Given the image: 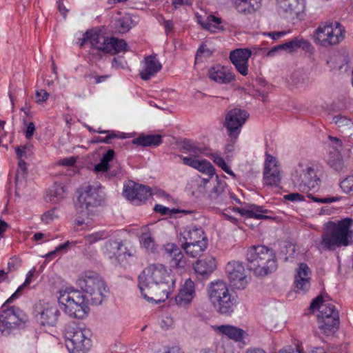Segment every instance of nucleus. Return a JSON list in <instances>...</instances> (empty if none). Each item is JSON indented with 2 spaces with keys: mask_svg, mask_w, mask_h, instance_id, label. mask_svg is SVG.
<instances>
[{
  "mask_svg": "<svg viewBox=\"0 0 353 353\" xmlns=\"http://www.w3.org/2000/svg\"><path fill=\"white\" fill-rule=\"evenodd\" d=\"M340 186L344 192L353 195V175L348 176L342 181Z\"/></svg>",
  "mask_w": 353,
  "mask_h": 353,
  "instance_id": "nucleus-48",
  "label": "nucleus"
},
{
  "mask_svg": "<svg viewBox=\"0 0 353 353\" xmlns=\"http://www.w3.org/2000/svg\"><path fill=\"white\" fill-rule=\"evenodd\" d=\"M104 292H105L103 290V288H99V289L96 290L89 289V292L86 293L89 298V303H90L94 305L101 304L103 299L106 296Z\"/></svg>",
  "mask_w": 353,
  "mask_h": 353,
  "instance_id": "nucleus-43",
  "label": "nucleus"
},
{
  "mask_svg": "<svg viewBox=\"0 0 353 353\" xmlns=\"http://www.w3.org/2000/svg\"><path fill=\"white\" fill-rule=\"evenodd\" d=\"M252 54L248 48H239L231 51L230 59L236 70L243 76L248 73V59Z\"/></svg>",
  "mask_w": 353,
  "mask_h": 353,
  "instance_id": "nucleus-20",
  "label": "nucleus"
},
{
  "mask_svg": "<svg viewBox=\"0 0 353 353\" xmlns=\"http://www.w3.org/2000/svg\"><path fill=\"white\" fill-rule=\"evenodd\" d=\"M278 12L284 18L294 19L303 11V0H277Z\"/></svg>",
  "mask_w": 353,
  "mask_h": 353,
  "instance_id": "nucleus-19",
  "label": "nucleus"
},
{
  "mask_svg": "<svg viewBox=\"0 0 353 353\" xmlns=\"http://www.w3.org/2000/svg\"><path fill=\"white\" fill-rule=\"evenodd\" d=\"M109 236L108 232L100 231L85 236V241L88 243H96L98 241L105 240Z\"/></svg>",
  "mask_w": 353,
  "mask_h": 353,
  "instance_id": "nucleus-47",
  "label": "nucleus"
},
{
  "mask_svg": "<svg viewBox=\"0 0 353 353\" xmlns=\"http://www.w3.org/2000/svg\"><path fill=\"white\" fill-rule=\"evenodd\" d=\"M345 28L338 21L326 22L314 31V40L323 47L336 45L345 38Z\"/></svg>",
  "mask_w": 353,
  "mask_h": 353,
  "instance_id": "nucleus-8",
  "label": "nucleus"
},
{
  "mask_svg": "<svg viewBox=\"0 0 353 353\" xmlns=\"http://www.w3.org/2000/svg\"><path fill=\"white\" fill-rule=\"evenodd\" d=\"M133 26V21L129 15L118 19L114 23L116 31L121 34L128 32Z\"/></svg>",
  "mask_w": 353,
  "mask_h": 353,
  "instance_id": "nucleus-41",
  "label": "nucleus"
},
{
  "mask_svg": "<svg viewBox=\"0 0 353 353\" xmlns=\"http://www.w3.org/2000/svg\"><path fill=\"white\" fill-rule=\"evenodd\" d=\"M352 225V218H345L337 223L327 222L321 243H349V239L352 238V231L350 230Z\"/></svg>",
  "mask_w": 353,
  "mask_h": 353,
  "instance_id": "nucleus-9",
  "label": "nucleus"
},
{
  "mask_svg": "<svg viewBox=\"0 0 353 353\" xmlns=\"http://www.w3.org/2000/svg\"><path fill=\"white\" fill-rule=\"evenodd\" d=\"M120 173H121V170L119 169L110 170V168L108 171H107V172L105 173V175L103 177L105 179L110 180V179L118 176Z\"/></svg>",
  "mask_w": 353,
  "mask_h": 353,
  "instance_id": "nucleus-63",
  "label": "nucleus"
},
{
  "mask_svg": "<svg viewBox=\"0 0 353 353\" xmlns=\"http://www.w3.org/2000/svg\"><path fill=\"white\" fill-rule=\"evenodd\" d=\"M154 239L152 237L151 233L150 231L145 228L144 232H141L140 236V242L141 243H152Z\"/></svg>",
  "mask_w": 353,
  "mask_h": 353,
  "instance_id": "nucleus-57",
  "label": "nucleus"
},
{
  "mask_svg": "<svg viewBox=\"0 0 353 353\" xmlns=\"http://www.w3.org/2000/svg\"><path fill=\"white\" fill-rule=\"evenodd\" d=\"M32 147V145L31 144L17 146L15 148V152L17 159H22L23 157H26L27 150Z\"/></svg>",
  "mask_w": 353,
  "mask_h": 353,
  "instance_id": "nucleus-54",
  "label": "nucleus"
},
{
  "mask_svg": "<svg viewBox=\"0 0 353 353\" xmlns=\"http://www.w3.org/2000/svg\"><path fill=\"white\" fill-rule=\"evenodd\" d=\"M331 167L338 172H341L343 169V160L340 159L334 160L331 163Z\"/></svg>",
  "mask_w": 353,
  "mask_h": 353,
  "instance_id": "nucleus-61",
  "label": "nucleus"
},
{
  "mask_svg": "<svg viewBox=\"0 0 353 353\" xmlns=\"http://www.w3.org/2000/svg\"><path fill=\"white\" fill-rule=\"evenodd\" d=\"M123 195L135 205H140L151 196V190L149 187L129 181L123 187Z\"/></svg>",
  "mask_w": 353,
  "mask_h": 353,
  "instance_id": "nucleus-14",
  "label": "nucleus"
},
{
  "mask_svg": "<svg viewBox=\"0 0 353 353\" xmlns=\"http://www.w3.org/2000/svg\"><path fill=\"white\" fill-rule=\"evenodd\" d=\"M28 322L27 314L17 306L3 304L0 312V331L8 336L14 330L25 327Z\"/></svg>",
  "mask_w": 353,
  "mask_h": 353,
  "instance_id": "nucleus-7",
  "label": "nucleus"
},
{
  "mask_svg": "<svg viewBox=\"0 0 353 353\" xmlns=\"http://www.w3.org/2000/svg\"><path fill=\"white\" fill-rule=\"evenodd\" d=\"M208 239L201 228H185L180 233L181 243H201Z\"/></svg>",
  "mask_w": 353,
  "mask_h": 353,
  "instance_id": "nucleus-32",
  "label": "nucleus"
},
{
  "mask_svg": "<svg viewBox=\"0 0 353 353\" xmlns=\"http://www.w3.org/2000/svg\"><path fill=\"white\" fill-rule=\"evenodd\" d=\"M226 183L221 181L219 177L215 176V184L210 190L208 197L214 204H223L226 203L227 193L225 191Z\"/></svg>",
  "mask_w": 353,
  "mask_h": 353,
  "instance_id": "nucleus-30",
  "label": "nucleus"
},
{
  "mask_svg": "<svg viewBox=\"0 0 353 353\" xmlns=\"http://www.w3.org/2000/svg\"><path fill=\"white\" fill-rule=\"evenodd\" d=\"M317 322L319 330L326 335H330L339 329V314L336 312L334 316H328L326 312H321L318 315Z\"/></svg>",
  "mask_w": 353,
  "mask_h": 353,
  "instance_id": "nucleus-21",
  "label": "nucleus"
},
{
  "mask_svg": "<svg viewBox=\"0 0 353 353\" xmlns=\"http://www.w3.org/2000/svg\"><path fill=\"white\" fill-rule=\"evenodd\" d=\"M320 183V179L312 167H307L305 170H303L302 174L297 179H294V183L301 192L317 190Z\"/></svg>",
  "mask_w": 353,
  "mask_h": 353,
  "instance_id": "nucleus-15",
  "label": "nucleus"
},
{
  "mask_svg": "<svg viewBox=\"0 0 353 353\" xmlns=\"http://www.w3.org/2000/svg\"><path fill=\"white\" fill-rule=\"evenodd\" d=\"M233 211L239 213L245 218H253L258 220H268L272 219L271 216L264 214H268L270 211L264 209L263 206L255 204H250L248 208H241L238 207L233 208Z\"/></svg>",
  "mask_w": 353,
  "mask_h": 353,
  "instance_id": "nucleus-24",
  "label": "nucleus"
},
{
  "mask_svg": "<svg viewBox=\"0 0 353 353\" xmlns=\"http://www.w3.org/2000/svg\"><path fill=\"white\" fill-rule=\"evenodd\" d=\"M212 159L213 162L217 165L219 167H220L223 171H225L227 174H230V176H232L234 177L236 176L234 172L230 169V168L225 163L224 159L219 156L217 154H212Z\"/></svg>",
  "mask_w": 353,
  "mask_h": 353,
  "instance_id": "nucleus-45",
  "label": "nucleus"
},
{
  "mask_svg": "<svg viewBox=\"0 0 353 353\" xmlns=\"http://www.w3.org/2000/svg\"><path fill=\"white\" fill-rule=\"evenodd\" d=\"M154 210L156 212H158L162 215L172 214L174 213L179 212V210H176L175 208L170 209L169 208L163 206L161 204H156L154 207Z\"/></svg>",
  "mask_w": 353,
  "mask_h": 353,
  "instance_id": "nucleus-51",
  "label": "nucleus"
},
{
  "mask_svg": "<svg viewBox=\"0 0 353 353\" xmlns=\"http://www.w3.org/2000/svg\"><path fill=\"white\" fill-rule=\"evenodd\" d=\"M134 145L142 147H157L162 143V137L159 134H141L132 140Z\"/></svg>",
  "mask_w": 353,
  "mask_h": 353,
  "instance_id": "nucleus-34",
  "label": "nucleus"
},
{
  "mask_svg": "<svg viewBox=\"0 0 353 353\" xmlns=\"http://www.w3.org/2000/svg\"><path fill=\"white\" fill-rule=\"evenodd\" d=\"M281 173L276 158L266 154L263 169V183L268 186H278L281 182Z\"/></svg>",
  "mask_w": 353,
  "mask_h": 353,
  "instance_id": "nucleus-16",
  "label": "nucleus"
},
{
  "mask_svg": "<svg viewBox=\"0 0 353 353\" xmlns=\"http://www.w3.org/2000/svg\"><path fill=\"white\" fill-rule=\"evenodd\" d=\"M225 272L231 285L238 290H244L249 283V277L245 274L241 262L232 261L228 263Z\"/></svg>",
  "mask_w": 353,
  "mask_h": 353,
  "instance_id": "nucleus-12",
  "label": "nucleus"
},
{
  "mask_svg": "<svg viewBox=\"0 0 353 353\" xmlns=\"http://www.w3.org/2000/svg\"><path fill=\"white\" fill-rule=\"evenodd\" d=\"M183 164L196 169L201 172L212 176L215 175V168L212 163L206 159L199 160L192 157H181Z\"/></svg>",
  "mask_w": 353,
  "mask_h": 353,
  "instance_id": "nucleus-26",
  "label": "nucleus"
},
{
  "mask_svg": "<svg viewBox=\"0 0 353 353\" xmlns=\"http://www.w3.org/2000/svg\"><path fill=\"white\" fill-rule=\"evenodd\" d=\"M193 268L198 277L200 279H205L208 278L216 269V260L212 256L203 260H198L194 264Z\"/></svg>",
  "mask_w": 353,
  "mask_h": 353,
  "instance_id": "nucleus-28",
  "label": "nucleus"
},
{
  "mask_svg": "<svg viewBox=\"0 0 353 353\" xmlns=\"http://www.w3.org/2000/svg\"><path fill=\"white\" fill-rule=\"evenodd\" d=\"M115 138L125 139V136L124 135L123 133L118 134L115 131H111V132H109V134H107V136L104 138L99 137V136L93 137V139L91 141V143H104L110 144V143H111V140L112 139H115Z\"/></svg>",
  "mask_w": 353,
  "mask_h": 353,
  "instance_id": "nucleus-44",
  "label": "nucleus"
},
{
  "mask_svg": "<svg viewBox=\"0 0 353 353\" xmlns=\"http://www.w3.org/2000/svg\"><path fill=\"white\" fill-rule=\"evenodd\" d=\"M70 249V244H60L54 250L50 251L41 256L46 257L48 260L54 259L58 254H62L67 252Z\"/></svg>",
  "mask_w": 353,
  "mask_h": 353,
  "instance_id": "nucleus-46",
  "label": "nucleus"
},
{
  "mask_svg": "<svg viewBox=\"0 0 353 353\" xmlns=\"http://www.w3.org/2000/svg\"><path fill=\"white\" fill-rule=\"evenodd\" d=\"M246 260L248 270L256 276H265L277 268L274 251L263 244L250 246L246 252Z\"/></svg>",
  "mask_w": 353,
  "mask_h": 353,
  "instance_id": "nucleus-2",
  "label": "nucleus"
},
{
  "mask_svg": "<svg viewBox=\"0 0 353 353\" xmlns=\"http://www.w3.org/2000/svg\"><path fill=\"white\" fill-rule=\"evenodd\" d=\"M103 187L99 182L88 183L78 190L79 196L74 204L77 212L82 215H89L92 208L101 205L105 201Z\"/></svg>",
  "mask_w": 353,
  "mask_h": 353,
  "instance_id": "nucleus-5",
  "label": "nucleus"
},
{
  "mask_svg": "<svg viewBox=\"0 0 353 353\" xmlns=\"http://www.w3.org/2000/svg\"><path fill=\"white\" fill-rule=\"evenodd\" d=\"M261 0H232L233 4L240 13L248 14L257 10L261 6Z\"/></svg>",
  "mask_w": 353,
  "mask_h": 353,
  "instance_id": "nucleus-35",
  "label": "nucleus"
},
{
  "mask_svg": "<svg viewBox=\"0 0 353 353\" xmlns=\"http://www.w3.org/2000/svg\"><path fill=\"white\" fill-rule=\"evenodd\" d=\"M33 314L41 326L50 327L57 326L61 312L56 305L47 303L35 305Z\"/></svg>",
  "mask_w": 353,
  "mask_h": 353,
  "instance_id": "nucleus-11",
  "label": "nucleus"
},
{
  "mask_svg": "<svg viewBox=\"0 0 353 353\" xmlns=\"http://www.w3.org/2000/svg\"><path fill=\"white\" fill-rule=\"evenodd\" d=\"M182 148L190 153L188 157L197 159L199 154L205 151V148L199 143H195L190 139H184L182 143Z\"/></svg>",
  "mask_w": 353,
  "mask_h": 353,
  "instance_id": "nucleus-40",
  "label": "nucleus"
},
{
  "mask_svg": "<svg viewBox=\"0 0 353 353\" xmlns=\"http://www.w3.org/2000/svg\"><path fill=\"white\" fill-rule=\"evenodd\" d=\"M23 124L26 125V130L25 131L26 138L28 140L31 139L35 131V125L33 122L27 123L26 118L23 119Z\"/></svg>",
  "mask_w": 353,
  "mask_h": 353,
  "instance_id": "nucleus-53",
  "label": "nucleus"
},
{
  "mask_svg": "<svg viewBox=\"0 0 353 353\" xmlns=\"http://www.w3.org/2000/svg\"><path fill=\"white\" fill-rule=\"evenodd\" d=\"M207 292L211 305L218 314L230 316L234 313L237 298L225 282L220 280L210 282L207 286Z\"/></svg>",
  "mask_w": 353,
  "mask_h": 353,
  "instance_id": "nucleus-3",
  "label": "nucleus"
},
{
  "mask_svg": "<svg viewBox=\"0 0 353 353\" xmlns=\"http://www.w3.org/2000/svg\"><path fill=\"white\" fill-rule=\"evenodd\" d=\"M181 247L187 255L196 258L206 250L207 244H181Z\"/></svg>",
  "mask_w": 353,
  "mask_h": 353,
  "instance_id": "nucleus-42",
  "label": "nucleus"
},
{
  "mask_svg": "<svg viewBox=\"0 0 353 353\" xmlns=\"http://www.w3.org/2000/svg\"><path fill=\"white\" fill-rule=\"evenodd\" d=\"M138 287L142 296L150 301L163 302L175 287L174 276L161 263L151 264L138 277Z\"/></svg>",
  "mask_w": 353,
  "mask_h": 353,
  "instance_id": "nucleus-1",
  "label": "nucleus"
},
{
  "mask_svg": "<svg viewBox=\"0 0 353 353\" xmlns=\"http://www.w3.org/2000/svg\"><path fill=\"white\" fill-rule=\"evenodd\" d=\"M110 168V165L104 162L101 159L100 162L95 165L94 168V172L97 174H101V176L103 177L105 175V173L108 171Z\"/></svg>",
  "mask_w": 353,
  "mask_h": 353,
  "instance_id": "nucleus-50",
  "label": "nucleus"
},
{
  "mask_svg": "<svg viewBox=\"0 0 353 353\" xmlns=\"http://www.w3.org/2000/svg\"><path fill=\"white\" fill-rule=\"evenodd\" d=\"M115 155L114 151L112 149L108 150L101 159L102 161L109 164L112 161Z\"/></svg>",
  "mask_w": 353,
  "mask_h": 353,
  "instance_id": "nucleus-60",
  "label": "nucleus"
},
{
  "mask_svg": "<svg viewBox=\"0 0 353 353\" xmlns=\"http://www.w3.org/2000/svg\"><path fill=\"white\" fill-rule=\"evenodd\" d=\"M49 97V94L44 90H40L36 92V102L41 103L46 101Z\"/></svg>",
  "mask_w": 353,
  "mask_h": 353,
  "instance_id": "nucleus-56",
  "label": "nucleus"
},
{
  "mask_svg": "<svg viewBox=\"0 0 353 353\" xmlns=\"http://www.w3.org/2000/svg\"><path fill=\"white\" fill-rule=\"evenodd\" d=\"M91 336V330L84 325L72 322L65 327L66 347L70 353H87L92 347Z\"/></svg>",
  "mask_w": 353,
  "mask_h": 353,
  "instance_id": "nucleus-6",
  "label": "nucleus"
},
{
  "mask_svg": "<svg viewBox=\"0 0 353 353\" xmlns=\"http://www.w3.org/2000/svg\"><path fill=\"white\" fill-rule=\"evenodd\" d=\"M65 196L64 187L59 183H54L46 192L45 199L53 203H59Z\"/></svg>",
  "mask_w": 353,
  "mask_h": 353,
  "instance_id": "nucleus-39",
  "label": "nucleus"
},
{
  "mask_svg": "<svg viewBox=\"0 0 353 353\" xmlns=\"http://www.w3.org/2000/svg\"><path fill=\"white\" fill-rule=\"evenodd\" d=\"M208 76L210 79L219 83L227 84L235 80L234 74L221 65L212 67L208 71Z\"/></svg>",
  "mask_w": 353,
  "mask_h": 353,
  "instance_id": "nucleus-29",
  "label": "nucleus"
},
{
  "mask_svg": "<svg viewBox=\"0 0 353 353\" xmlns=\"http://www.w3.org/2000/svg\"><path fill=\"white\" fill-rule=\"evenodd\" d=\"M332 123H335L338 127H343L350 125L351 119L341 114L332 117Z\"/></svg>",
  "mask_w": 353,
  "mask_h": 353,
  "instance_id": "nucleus-49",
  "label": "nucleus"
},
{
  "mask_svg": "<svg viewBox=\"0 0 353 353\" xmlns=\"http://www.w3.org/2000/svg\"><path fill=\"white\" fill-rule=\"evenodd\" d=\"M161 69V64L157 59L155 56L149 55L144 59V66L139 72L140 77L144 81L149 80L160 71Z\"/></svg>",
  "mask_w": 353,
  "mask_h": 353,
  "instance_id": "nucleus-31",
  "label": "nucleus"
},
{
  "mask_svg": "<svg viewBox=\"0 0 353 353\" xmlns=\"http://www.w3.org/2000/svg\"><path fill=\"white\" fill-rule=\"evenodd\" d=\"M76 158L74 157L64 158L59 161V164L63 166H72L76 163Z\"/></svg>",
  "mask_w": 353,
  "mask_h": 353,
  "instance_id": "nucleus-64",
  "label": "nucleus"
},
{
  "mask_svg": "<svg viewBox=\"0 0 353 353\" xmlns=\"http://www.w3.org/2000/svg\"><path fill=\"white\" fill-rule=\"evenodd\" d=\"M87 43H90L92 48L104 54H116L128 50V44L125 40L113 37H105L93 30H87L83 34V37L79 39L80 48H83Z\"/></svg>",
  "mask_w": 353,
  "mask_h": 353,
  "instance_id": "nucleus-4",
  "label": "nucleus"
},
{
  "mask_svg": "<svg viewBox=\"0 0 353 353\" xmlns=\"http://www.w3.org/2000/svg\"><path fill=\"white\" fill-rule=\"evenodd\" d=\"M217 330L221 334L236 342H241L245 336L248 335L243 330L233 325H220L217 327Z\"/></svg>",
  "mask_w": 353,
  "mask_h": 353,
  "instance_id": "nucleus-36",
  "label": "nucleus"
},
{
  "mask_svg": "<svg viewBox=\"0 0 353 353\" xmlns=\"http://www.w3.org/2000/svg\"><path fill=\"white\" fill-rule=\"evenodd\" d=\"M59 296L68 295L70 300L79 304H89V298L86 293L83 294L73 287L66 288L59 291Z\"/></svg>",
  "mask_w": 353,
  "mask_h": 353,
  "instance_id": "nucleus-38",
  "label": "nucleus"
},
{
  "mask_svg": "<svg viewBox=\"0 0 353 353\" xmlns=\"http://www.w3.org/2000/svg\"><path fill=\"white\" fill-rule=\"evenodd\" d=\"M105 254L110 259L115 260L125 266L135 256L136 251L130 248H127L125 244H105Z\"/></svg>",
  "mask_w": 353,
  "mask_h": 353,
  "instance_id": "nucleus-13",
  "label": "nucleus"
},
{
  "mask_svg": "<svg viewBox=\"0 0 353 353\" xmlns=\"http://www.w3.org/2000/svg\"><path fill=\"white\" fill-rule=\"evenodd\" d=\"M159 244H143V249L148 254H155L158 253Z\"/></svg>",
  "mask_w": 353,
  "mask_h": 353,
  "instance_id": "nucleus-59",
  "label": "nucleus"
},
{
  "mask_svg": "<svg viewBox=\"0 0 353 353\" xmlns=\"http://www.w3.org/2000/svg\"><path fill=\"white\" fill-rule=\"evenodd\" d=\"M192 3L191 0H172V5L174 8H178L182 6H190Z\"/></svg>",
  "mask_w": 353,
  "mask_h": 353,
  "instance_id": "nucleus-62",
  "label": "nucleus"
},
{
  "mask_svg": "<svg viewBox=\"0 0 353 353\" xmlns=\"http://www.w3.org/2000/svg\"><path fill=\"white\" fill-rule=\"evenodd\" d=\"M58 301L61 305V308L69 316L76 319H83L90 311L88 304H78L70 300L68 295H62L58 296Z\"/></svg>",
  "mask_w": 353,
  "mask_h": 353,
  "instance_id": "nucleus-17",
  "label": "nucleus"
},
{
  "mask_svg": "<svg viewBox=\"0 0 353 353\" xmlns=\"http://www.w3.org/2000/svg\"><path fill=\"white\" fill-rule=\"evenodd\" d=\"M249 117L248 112L241 108H233L229 110L226 115L224 127L230 139H237L241 132L243 125Z\"/></svg>",
  "mask_w": 353,
  "mask_h": 353,
  "instance_id": "nucleus-10",
  "label": "nucleus"
},
{
  "mask_svg": "<svg viewBox=\"0 0 353 353\" xmlns=\"http://www.w3.org/2000/svg\"><path fill=\"white\" fill-rule=\"evenodd\" d=\"M284 199L291 201H303L304 196L299 193H291L284 196Z\"/></svg>",
  "mask_w": 353,
  "mask_h": 353,
  "instance_id": "nucleus-58",
  "label": "nucleus"
},
{
  "mask_svg": "<svg viewBox=\"0 0 353 353\" xmlns=\"http://www.w3.org/2000/svg\"><path fill=\"white\" fill-rule=\"evenodd\" d=\"M282 48L283 50L288 51L289 52H293L297 50L299 48H302L304 50L310 51L312 48L311 43L301 37H295L288 42L280 44V47Z\"/></svg>",
  "mask_w": 353,
  "mask_h": 353,
  "instance_id": "nucleus-37",
  "label": "nucleus"
},
{
  "mask_svg": "<svg viewBox=\"0 0 353 353\" xmlns=\"http://www.w3.org/2000/svg\"><path fill=\"white\" fill-rule=\"evenodd\" d=\"M348 244H319L318 250L323 252L324 251H334L341 245H347Z\"/></svg>",
  "mask_w": 353,
  "mask_h": 353,
  "instance_id": "nucleus-55",
  "label": "nucleus"
},
{
  "mask_svg": "<svg viewBox=\"0 0 353 353\" xmlns=\"http://www.w3.org/2000/svg\"><path fill=\"white\" fill-rule=\"evenodd\" d=\"M26 163L23 159H18V168L14 176L15 195L20 196L26 185V175L27 174Z\"/></svg>",
  "mask_w": 353,
  "mask_h": 353,
  "instance_id": "nucleus-33",
  "label": "nucleus"
},
{
  "mask_svg": "<svg viewBox=\"0 0 353 353\" xmlns=\"http://www.w3.org/2000/svg\"><path fill=\"white\" fill-rule=\"evenodd\" d=\"M311 270L305 263H301L296 270L294 285L298 290L305 292L310 288Z\"/></svg>",
  "mask_w": 353,
  "mask_h": 353,
  "instance_id": "nucleus-23",
  "label": "nucleus"
},
{
  "mask_svg": "<svg viewBox=\"0 0 353 353\" xmlns=\"http://www.w3.org/2000/svg\"><path fill=\"white\" fill-rule=\"evenodd\" d=\"M331 298L327 294H319L314 299L310 305L311 310H319L321 312H326L328 316H334L336 312H339L336 310L335 305L330 303Z\"/></svg>",
  "mask_w": 353,
  "mask_h": 353,
  "instance_id": "nucleus-25",
  "label": "nucleus"
},
{
  "mask_svg": "<svg viewBox=\"0 0 353 353\" xmlns=\"http://www.w3.org/2000/svg\"><path fill=\"white\" fill-rule=\"evenodd\" d=\"M162 249L164 250L166 258L170 260L172 268L177 269L185 268L186 261L181 249L176 244H163Z\"/></svg>",
  "mask_w": 353,
  "mask_h": 353,
  "instance_id": "nucleus-22",
  "label": "nucleus"
},
{
  "mask_svg": "<svg viewBox=\"0 0 353 353\" xmlns=\"http://www.w3.org/2000/svg\"><path fill=\"white\" fill-rule=\"evenodd\" d=\"M77 283L85 293H88L89 289L96 290L99 288H103L105 293L108 292L105 282L96 272H85L83 276L77 280Z\"/></svg>",
  "mask_w": 353,
  "mask_h": 353,
  "instance_id": "nucleus-18",
  "label": "nucleus"
},
{
  "mask_svg": "<svg viewBox=\"0 0 353 353\" xmlns=\"http://www.w3.org/2000/svg\"><path fill=\"white\" fill-rule=\"evenodd\" d=\"M21 265V261L19 258L17 257L16 256H12L10 259V261L8 263V268L7 272H11L13 271H15L18 270V268Z\"/></svg>",
  "mask_w": 353,
  "mask_h": 353,
  "instance_id": "nucleus-52",
  "label": "nucleus"
},
{
  "mask_svg": "<svg viewBox=\"0 0 353 353\" xmlns=\"http://www.w3.org/2000/svg\"><path fill=\"white\" fill-rule=\"evenodd\" d=\"M194 295V283L190 279H188L175 297L176 303L179 306L185 307L192 302Z\"/></svg>",
  "mask_w": 353,
  "mask_h": 353,
  "instance_id": "nucleus-27",
  "label": "nucleus"
}]
</instances>
